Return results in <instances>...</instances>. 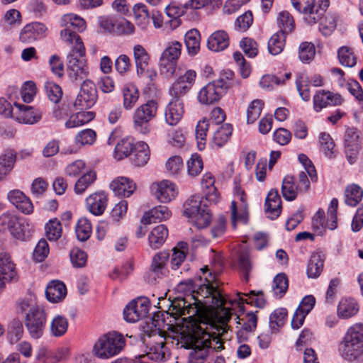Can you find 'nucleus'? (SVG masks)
Returning a JSON list of instances; mask_svg holds the SVG:
<instances>
[{"label": "nucleus", "mask_w": 363, "mask_h": 363, "mask_svg": "<svg viewBox=\"0 0 363 363\" xmlns=\"http://www.w3.org/2000/svg\"><path fill=\"white\" fill-rule=\"evenodd\" d=\"M172 313L182 316L186 322L184 329L179 334L177 345L190 349L189 363H205L213 352L224 349L223 342L216 336L215 331L209 330L213 325L201 320L199 307H195L187 298L178 297L171 304Z\"/></svg>", "instance_id": "nucleus-1"}, {"label": "nucleus", "mask_w": 363, "mask_h": 363, "mask_svg": "<svg viewBox=\"0 0 363 363\" xmlns=\"http://www.w3.org/2000/svg\"><path fill=\"white\" fill-rule=\"evenodd\" d=\"M184 285L186 286L187 291L193 292L189 298L195 307L201 308L199 315L201 320L213 324L209 330L215 331L216 336L221 339L227 332V323L232 315L230 309L224 306L227 301L225 298L209 283L199 285L197 289H195V283L191 279L181 282L179 286L182 288Z\"/></svg>", "instance_id": "nucleus-2"}, {"label": "nucleus", "mask_w": 363, "mask_h": 363, "mask_svg": "<svg viewBox=\"0 0 363 363\" xmlns=\"http://www.w3.org/2000/svg\"><path fill=\"white\" fill-rule=\"evenodd\" d=\"M337 350L340 356L349 363L363 362V324L350 326L339 342Z\"/></svg>", "instance_id": "nucleus-3"}, {"label": "nucleus", "mask_w": 363, "mask_h": 363, "mask_svg": "<svg viewBox=\"0 0 363 363\" xmlns=\"http://www.w3.org/2000/svg\"><path fill=\"white\" fill-rule=\"evenodd\" d=\"M184 215L198 228H207L212 221V213L199 194L191 196L185 201Z\"/></svg>", "instance_id": "nucleus-4"}, {"label": "nucleus", "mask_w": 363, "mask_h": 363, "mask_svg": "<svg viewBox=\"0 0 363 363\" xmlns=\"http://www.w3.org/2000/svg\"><path fill=\"white\" fill-rule=\"evenodd\" d=\"M158 103L155 99H150L134 111L133 116V127L138 133L146 135L150 130V122L157 113Z\"/></svg>", "instance_id": "nucleus-5"}, {"label": "nucleus", "mask_w": 363, "mask_h": 363, "mask_svg": "<svg viewBox=\"0 0 363 363\" xmlns=\"http://www.w3.org/2000/svg\"><path fill=\"white\" fill-rule=\"evenodd\" d=\"M46 320V313L42 307L30 308L25 317V325L31 338L37 340L43 335Z\"/></svg>", "instance_id": "nucleus-6"}, {"label": "nucleus", "mask_w": 363, "mask_h": 363, "mask_svg": "<svg viewBox=\"0 0 363 363\" xmlns=\"http://www.w3.org/2000/svg\"><path fill=\"white\" fill-rule=\"evenodd\" d=\"M228 86L222 79H216L208 83L198 94L199 103L208 105L218 101L226 94Z\"/></svg>", "instance_id": "nucleus-7"}, {"label": "nucleus", "mask_w": 363, "mask_h": 363, "mask_svg": "<svg viewBox=\"0 0 363 363\" xmlns=\"http://www.w3.org/2000/svg\"><path fill=\"white\" fill-rule=\"evenodd\" d=\"M150 302L144 296L138 297L129 302L123 309V318L129 323L138 322L145 318L149 312Z\"/></svg>", "instance_id": "nucleus-8"}, {"label": "nucleus", "mask_w": 363, "mask_h": 363, "mask_svg": "<svg viewBox=\"0 0 363 363\" xmlns=\"http://www.w3.org/2000/svg\"><path fill=\"white\" fill-rule=\"evenodd\" d=\"M97 99L96 86L91 80H84L77 95L74 106L76 110L82 111L91 108Z\"/></svg>", "instance_id": "nucleus-9"}, {"label": "nucleus", "mask_w": 363, "mask_h": 363, "mask_svg": "<svg viewBox=\"0 0 363 363\" xmlns=\"http://www.w3.org/2000/svg\"><path fill=\"white\" fill-rule=\"evenodd\" d=\"M83 57L79 56V52L74 51H69L67 55V72L72 81L82 80L89 74L86 62Z\"/></svg>", "instance_id": "nucleus-10"}, {"label": "nucleus", "mask_w": 363, "mask_h": 363, "mask_svg": "<svg viewBox=\"0 0 363 363\" xmlns=\"http://www.w3.org/2000/svg\"><path fill=\"white\" fill-rule=\"evenodd\" d=\"M169 258V254L167 251L157 252L153 256L148 270L150 282L152 283L167 275L168 270L166 265Z\"/></svg>", "instance_id": "nucleus-11"}, {"label": "nucleus", "mask_w": 363, "mask_h": 363, "mask_svg": "<svg viewBox=\"0 0 363 363\" xmlns=\"http://www.w3.org/2000/svg\"><path fill=\"white\" fill-rule=\"evenodd\" d=\"M48 28L40 22L26 24L21 30L19 39L25 43H30L47 35Z\"/></svg>", "instance_id": "nucleus-12"}, {"label": "nucleus", "mask_w": 363, "mask_h": 363, "mask_svg": "<svg viewBox=\"0 0 363 363\" xmlns=\"http://www.w3.org/2000/svg\"><path fill=\"white\" fill-rule=\"evenodd\" d=\"M151 189L161 203L171 201L177 194L175 184L168 180H163L160 182L152 184Z\"/></svg>", "instance_id": "nucleus-13"}, {"label": "nucleus", "mask_w": 363, "mask_h": 363, "mask_svg": "<svg viewBox=\"0 0 363 363\" xmlns=\"http://www.w3.org/2000/svg\"><path fill=\"white\" fill-rule=\"evenodd\" d=\"M16 277L15 267L9 255L0 249V291L4 288L6 281H12Z\"/></svg>", "instance_id": "nucleus-14"}, {"label": "nucleus", "mask_w": 363, "mask_h": 363, "mask_svg": "<svg viewBox=\"0 0 363 363\" xmlns=\"http://www.w3.org/2000/svg\"><path fill=\"white\" fill-rule=\"evenodd\" d=\"M93 353L100 359H108L113 356V333L108 332L95 343Z\"/></svg>", "instance_id": "nucleus-15"}, {"label": "nucleus", "mask_w": 363, "mask_h": 363, "mask_svg": "<svg viewBox=\"0 0 363 363\" xmlns=\"http://www.w3.org/2000/svg\"><path fill=\"white\" fill-rule=\"evenodd\" d=\"M343 99L340 94L320 90L313 96V108L315 111L319 112L328 106L340 105Z\"/></svg>", "instance_id": "nucleus-16"}, {"label": "nucleus", "mask_w": 363, "mask_h": 363, "mask_svg": "<svg viewBox=\"0 0 363 363\" xmlns=\"http://www.w3.org/2000/svg\"><path fill=\"white\" fill-rule=\"evenodd\" d=\"M329 5V0H319L318 3L315 1L309 8L303 12L304 21L309 25L319 22L324 16Z\"/></svg>", "instance_id": "nucleus-17"}, {"label": "nucleus", "mask_w": 363, "mask_h": 363, "mask_svg": "<svg viewBox=\"0 0 363 363\" xmlns=\"http://www.w3.org/2000/svg\"><path fill=\"white\" fill-rule=\"evenodd\" d=\"M108 204V195L104 191H97L86 199V209L94 216L104 213Z\"/></svg>", "instance_id": "nucleus-18"}, {"label": "nucleus", "mask_w": 363, "mask_h": 363, "mask_svg": "<svg viewBox=\"0 0 363 363\" xmlns=\"http://www.w3.org/2000/svg\"><path fill=\"white\" fill-rule=\"evenodd\" d=\"M184 105L182 99H172L165 108L164 118L167 124L177 125L184 115Z\"/></svg>", "instance_id": "nucleus-19"}, {"label": "nucleus", "mask_w": 363, "mask_h": 363, "mask_svg": "<svg viewBox=\"0 0 363 363\" xmlns=\"http://www.w3.org/2000/svg\"><path fill=\"white\" fill-rule=\"evenodd\" d=\"M61 40L68 44L73 45L70 51L79 52V57H84L86 49L80 36L72 29L64 28L60 31Z\"/></svg>", "instance_id": "nucleus-20"}, {"label": "nucleus", "mask_w": 363, "mask_h": 363, "mask_svg": "<svg viewBox=\"0 0 363 363\" xmlns=\"http://www.w3.org/2000/svg\"><path fill=\"white\" fill-rule=\"evenodd\" d=\"M14 105L20 110L16 118L21 123L35 124L42 118V111L39 109L17 103Z\"/></svg>", "instance_id": "nucleus-21"}, {"label": "nucleus", "mask_w": 363, "mask_h": 363, "mask_svg": "<svg viewBox=\"0 0 363 363\" xmlns=\"http://www.w3.org/2000/svg\"><path fill=\"white\" fill-rule=\"evenodd\" d=\"M229 45V36L223 30L213 33L207 40L208 48L213 52H220L226 49Z\"/></svg>", "instance_id": "nucleus-22"}, {"label": "nucleus", "mask_w": 363, "mask_h": 363, "mask_svg": "<svg viewBox=\"0 0 363 363\" xmlns=\"http://www.w3.org/2000/svg\"><path fill=\"white\" fill-rule=\"evenodd\" d=\"M6 337L11 345L18 342L23 336L24 328L23 323L18 318H13L9 321L6 328Z\"/></svg>", "instance_id": "nucleus-23"}, {"label": "nucleus", "mask_w": 363, "mask_h": 363, "mask_svg": "<svg viewBox=\"0 0 363 363\" xmlns=\"http://www.w3.org/2000/svg\"><path fill=\"white\" fill-rule=\"evenodd\" d=\"M170 216L171 212L167 206H158L145 212L140 222L142 224L149 225L152 223L168 219Z\"/></svg>", "instance_id": "nucleus-24"}, {"label": "nucleus", "mask_w": 363, "mask_h": 363, "mask_svg": "<svg viewBox=\"0 0 363 363\" xmlns=\"http://www.w3.org/2000/svg\"><path fill=\"white\" fill-rule=\"evenodd\" d=\"M45 294L49 301L57 303L65 298L67 288L62 281H52L46 288Z\"/></svg>", "instance_id": "nucleus-25"}, {"label": "nucleus", "mask_w": 363, "mask_h": 363, "mask_svg": "<svg viewBox=\"0 0 363 363\" xmlns=\"http://www.w3.org/2000/svg\"><path fill=\"white\" fill-rule=\"evenodd\" d=\"M215 179L211 173H206L201 180V185L207 201L213 203L218 201V193L214 186Z\"/></svg>", "instance_id": "nucleus-26"}, {"label": "nucleus", "mask_w": 363, "mask_h": 363, "mask_svg": "<svg viewBox=\"0 0 363 363\" xmlns=\"http://www.w3.org/2000/svg\"><path fill=\"white\" fill-rule=\"evenodd\" d=\"M135 189V183L128 177H118L115 179V196L129 197Z\"/></svg>", "instance_id": "nucleus-27"}, {"label": "nucleus", "mask_w": 363, "mask_h": 363, "mask_svg": "<svg viewBox=\"0 0 363 363\" xmlns=\"http://www.w3.org/2000/svg\"><path fill=\"white\" fill-rule=\"evenodd\" d=\"M19 225L18 219L14 214L6 212L0 216V230H9L16 238H21Z\"/></svg>", "instance_id": "nucleus-28"}, {"label": "nucleus", "mask_w": 363, "mask_h": 363, "mask_svg": "<svg viewBox=\"0 0 363 363\" xmlns=\"http://www.w3.org/2000/svg\"><path fill=\"white\" fill-rule=\"evenodd\" d=\"M60 25L63 28H72L77 29L79 32H83L86 28L85 20L81 16L74 13H67L63 15L60 21Z\"/></svg>", "instance_id": "nucleus-29"}, {"label": "nucleus", "mask_w": 363, "mask_h": 363, "mask_svg": "<svg viewBox=\"0 0 363 363\" xmlns=\"http://www.w3.org/2000/svg\"><path fill=\"white\" fill-rule=\"evenodd\" d=\"M96 116L94 111H80L75 114H72L66 121L65 126L67 128H73L85 125L91 121Z\"/></svg>", "instance_id": "nucleus-30"}, {"label": "nucleus", "mask_w": 363, "mask_h": 363, "mask_svg": "<svg viewBox=\"0 0 363 363\" xmlns=\"http://www.w3.org/2000/svg\"><path fill=\"white\" fill-rule=\"evenodd\" d=\"M168 235L167 228L164 225H159L154 228L149 235L150 245L153 249L160 248L165 242Z\"/></svg>", "instance_id": "nucleus-31"}, {"label": "nucleus", "mask_w": 363, "mask_h": 363, "mask_svg": "<svg viewBox=\"0 0 363 363\" xmlns=\"http://www.w3.org/2000/svg\"><path fill=\"white\" fill-rule=\"evenodd\" d=\"M134 60L136 66V74H142L147 68L150 62V55L145 48L136 45L133 48Z\"/></svg>", "instance_id": "nucleus-32"}, {"label": "nucleus", "mask_w": 363, "mask_h": 363, "mask_svg": "<svg viewBox=\"0 0 363 363\" xmlns=\"http://www.w3.org/2000/svg\"><path fill=\"white\" fill-rule=\"evenodd\" d=\"M359 306L353 298L342 299L337 306V314L340 318H349L357 313Z\"/></svg>", "instance_id": "nucleus-33"}, {"label": "nucleus", "mask_w": 363, "mask_h": 363, "mask_svg": "<svg viewBox=\"0 0 363 363\" xmlns=\"http://www.w3.org/2000/svg\"><path fill=\"white\" fill-rule=\"evenodd\" d=\"M133 163L138 167L144 166L150 159L148 145L145 142H138L134 147Z\"/></svg>", "instance_id": "nucleus-34"}, {"label": "nucleus", "mask_w": 363, "mask_h": 363, "mask_svg": "<svg viewBox=\"0 0 363 363\" xmlns=\"http://www.w3.org/2000/svg\"><path fill=\"white\" fill-rule=\"evenodd\" d=\"M200 33L196 29H191L186 32L184 36V42L188 53L190 55H196L200 50Z\"/></svg>", "instance_id": "nucleus-35"}, {"label": "nucleus", "mask_w": 363, "mask_h": 363, "mask_svg": "<svg viewBox=\"0 0 363 363\" xmlns=\"http://www.w3.org/2000/svg\"><path fill=\"white\" fill-rule=\"evenodd\" d=\"M140 92L134 84H128L123 89V107L126 110L132 109L138 101Z\"/></svg>", "instance_id": "nucleus-36"}, {"label": "nucleus", "mask_w": 363, "mask_h": 363, "mask_svg": "<svg viewBox=\"0 0 363 363\" xmlns=\"http://www.w3.org/2000/svg\"><path fill=\"white\" fill-rule=\"evenodd\" d=\"M299 188L295 184V179L292 176H286L282 182L281 194L283 197L287 201H294L296 199Z\"/></svg>", "instance_id": "nucleus-37"}, {"label": "nucleus", "mask_w": 363, "mask_h": 363, "mask_svg": "<svg viewBox=\"0 0 363 363\" xmlns=\"http://www.w3.org/2000/svg\"><path fill=\"white\" fill-rule=\"evenodd\" d=\"M233 127L229 123H225L218 127L213 136V143L218 147H223L227 143L232 135Z\"/></svg>", "instance_id": "nucleus-38"}, {"label": "nucleus", "mask_w": 363, "mask_h": 363, "mask_svg": "<svg viewBox=\"0 0 363 363\" xmlns=\"http://www.w3.org/2000/svg\"><path fill=\"white\" fill-rule=\"evenodd\" d=\"M134 147L132 138L121 139L115 145V160H121L127 157L133 152Z\"/></svg>", "instance_id": "nucleus-39"}, {"label": "nucleus", "mask_w": 363, "mask_h": 363, "mask_svg": "<svg viewBox=\"0 0 363 363\" xmlns=\"http://www.w3.org/2000/svg\"><path fill=\"white\" fill-rule=\"evenodd\" d=\"M287 310L284 308H277L269 316V328L272 333H277L284 326L286 320Z\"/></svg>", "instance_id": "nucleus-40"}, {"label": "nucleus", "mask_w": 363, "mask_h": 363, "mask_svg": "<svg viewBox=\"0 0 363 363\" xmlns=\"http://www.w3.org/2000/svg\"><path fill=\"white\" fill-rule=\"evenodd\" d=\"M323 259L321 255L318 253H314L311 256L308 267L307 275L309 278L318 277L323 269Z\"/></svg>", "instance_id": "nucleus-41"}, {"label": "nucleus", "mask_w": 363, "mask_h": 363, "mask_svg": "<svg viewBox=\"0 0 363 363\" xmlns=\"http://www.w3.org/2000/svg\"><path fill=\"white\" fill-rule=\"evenodd\" d=\"M92 233V225L89 220L86 218H81L77 222L75 225V233L79 241L87 240Z\"/></svg>", "instance_id": "nucleus-42"}, {"label": "nucleus", "mask_w": 363, "mask_h": 363, "mask_svg": "<svg viewBox=\"0 0 363 363\" xmlns=\"http://www.w3.org/2000/svg\"><path fill=\"white\" fill-rule=\"evenodd\" d=\"M231 219L234 228H236L238 221L246 224L248 221L247 204H244L243 206H238L236 201H233L231 203Z\"/></svg>", "instance_id": "nucleus-43"}, {"label": "nucleus", "mask_w": 363, "mask_h": 363, "mask_svg": "<svg viewBox=\"0 0 363 363\" xmlns=\"http://www.w3.org/2000/svg\"><path fill=\"white\" fill-rule=\"evenodd\" d=\"M337 57L342 66L353 67L357 64V57L350 47H340L337 50Z\"/></svg>", "instance_id": "nucleus-44"}, {"label": "nucleus", "mask_w": 363, "mask_h": 363, "mask_svg": "<svg viewBox=\"0 0 363 363\" xmlns=\"http://www.w3.org/2000/svg\"><path fill=\"white\" fill-rule=\"evenodd\" d=\"M96 179V174L94 171H89L82 174L74 184V193L78 195L82 194L94 182Z\"/></svg>", "instance_id": "nucleus-45"}, {"label": "nucleus", "mask_w": 363, "mask_h": 363, "mask_svg": "<svg viewBox=\"0 0 363 363\" xmlns=\"http://www.w3.org/2000/svg\"><path fill=\"white\" fill-rule=\"evenodd\" d=\"M286 35L283 32H277L270 38L268 50L272 55H277L282 52L285 46Z\"/></svg>", "instance_id": "nucleus-46"}, {"label": "nucleus", "mask_w": 363, "mask_h": 363, "mask_svg": "<svg viewBox=\"0 0 363 363\" xmlns=\"http://www.w3.org/2000/svg\"><path fill=\"white\" fill-rule=\"evenodd\" d=\"M345 196L346 204L355 206L361 201L363 196V191L359 186L352 184L345 189Z\"/></svg>", "instance_id": "nucleus-47"}, {"label": "nucleus", "mask_w": 363, "mask_h": 363, "mask_svg": "<svg viewBox=\"0 0 363 363\" xmlns=\"http://www.w3.org/2000/svg\"><path fill=\"white\" fill-rule=\"evenodd\" d=\"M289 287V280L284 273L278 274L273 280L272 291L274 296L279 298H282Z\"/></svg>", "instance_id": "nucleus-48"}, {"label": "nucleus", "mask_w": 363, "mask_h": 363, "mask_svg": "<svg viewBox=\"0 0 363 363\" xmlns=\"http://www.w3.org/2000/svg\"><path fill=\"white\" fill-rule=\"evenodd\" d=\"M45 235L50 241H57L62 234V225L57 218L50 220L45 226Z\"/></svg>", "instance_id": "nucleus-49"}, {"label": "nucleus", "mask_w": 363, "mask_h": 363, "mask_svg": "<svg viewBox=\"0 0 363 363\" xmlns=\"http://www.w3.org/2000/svg\"><path fill=\"white\" fill-rule=\"evenodd\" d=\"M68 328L67 319L61 315H57L50 323V333L55 337H61L65 334Z\"/></svg>", "instance_id": "nucleus-50"}, {"label": "nucleus", "mask_w": 363, "mask_h": 363, "mask_svg": "<svg viewBox=\"0 0 363 363\" xmlns=\"http://www.w3.org/2000/svg\"><path fill=\"white\" fill-rule=\"evenodd\" d=\"M277 24L280 30L285 34L290 33L294 29V20L293 16L286 11H281L277 17Z\"/></svg>", "instance_id": "nucleus-51"}, {"label": "nucleus", "mask_w": 363, "mask_h": 363, "mask_svg": "<svg viewBox=\"0 0 363 363\" xmlns=\"http://www.w3.org/2000/svg\"><path fill=\"white\" fill-rule=\"evenodd\" d=\"M182 45L180 42L174 40L168 43L162 52L161 57L177 62L181 55Z\"/></svg>", "instance_id": "nucleus-52"}, {"label": "nucleus", "mask_w": 363, "mask_h": 363, "mask_svg": "<svg viewBox=\"0 0 363 363\" xmlns=\"http://www.w3.org/2000/svg\"><path fill=\"white\" fill-rule=\"evenodd\" d=\"M238 262L239 269L243 274L244 281L247 282L249 280V273L252 269L249 252L247 250L241 251L238 255Z\"/></svg>", "instance_id": "nucleus-53"}, {"label": "nucleus", "mask_w": 363, "mask_h": 363, "mask_svg": "<svg viewBox=\"0 0 363 363\" xmlns=\"http://www.w3.org/2000/svg\"><path fill=\"white\" fill-rule=\"evenodd\" d=\"M211 127H212V125L210 122L206 119H203L198 122L196 126V139L199 149L204 147L206 140L207 131Z\"/></svg>", "instance_id": "nucleus-54"}, {"label": "nucleus", "mask_w": 363, "mask_h": 363, "mask_svg": "<svg viewBox=\"0 0 363 363\" xmlns=\"http://www.w3.org/2000/svg\"><path fill=\"white\" fill-rule=\"evenodd\" d=\"M166 347L164 341L157 342L150 347L147 356L152 360L162 362L165 360Z\"/></svg>", "instance_id": "nucleus-55"}, {"label": "nucleus", "mask_w": 363, "mask_h": 363, "mask_svg": "<svg viewBox=\"0 0 363 363\" xmlns=\"http://www.w3.org/2000/svg\"><path fill=\"white\" fill-rule=\"evenodd\" d=\"M264 103L262 100L255 99L249 105L247 110V121L253 123L260 116Z\"/></svg>", "instance_id": "nucleus-56"}, {"label": "nucleus", "mask_w": 363, "mask_h": 363, "mask_svg": "<svg viewBox=\"0 0 363 363\" xmlns=\"http://www.w3.org/2000/svg\"><path fill=\"white\" fill-rule=\"evenodd\" d=\"M308 82V77L304 73H301L297 75L296 79L297 90L300 96L306 101L310 99Z\"/></svg>", "instance_id": "nucleus-57"}, {"label": "nucleus", "mask_w": 363, "mask_h": 363, "mask_svg": "<svg viewBox=\"0 0 363 363\" xmlns=\"http://www.w3.org/2000/svg\"><path fill=\"white\" fill-rule=\"evenodd\" d=\"M165 167L169 174L172 176L177 175L183 169V160L179 155L172 156L167 160Z\"/></svg>", "instance_id": "nucleus-58"}, {"label": "nucleus", "mask_w": 363, "mask_h": 363, "mask_svg": "<svg viewBox=\"0 0 363 363\" xmlns=\"http://www.w3.org/2000/svg\"><path fill=\"white\" fill-rule=\"evenodd\" d=\"M315 53V48L313 43L303 42L301 43L298 50L299 59L305 63L311 61Z\"/></svg>", "instance_id": "nucleus-59"}, {"label": "nucleus", "mask_w": 363, "mask_h": 363, "mask_svg": "<svg viewBox=\"0 0 363 363\" xmlns=\"http://www.w3.org/2000/svg\"><path fill=\"white\" fill-rule=\"evenodd\" d=\"M203 167V161L197 154L192 155L191 157L187 161V171L191 177H196L199 174Z\"/></svg>", "instance_id": "nucleus-60"}, {"label": "nucleus", "mask_w": 363, "mask_h": 363, "mask_svg": "<svg viewBox=\"0 0 363 363\" xmlns=\"http://www.w3.org/2000/svg\"><path fill=\"white\" fill-rule=\"evenodd\" d=\"M45 89L48 99L52 102L57 104L60 101L62 96V91L58 84L52 82H48L45 83Z\"/></svg>", "instance_id": "nucleus-61"}, {"label": "nucleus", "mask_w": 363, "mask_h": 363, "mask_svg": "<svg viewBox=\"0 0 363 363\" xmlns=\"http://www.w3.org/2000/svg\"><path fill=\"white\" fill-rule=\"evenodd\" d=\"M70 260L74 267H84L86 263L87 255L85 252L79 249L74 248L69 253Z\"/></svg>", "instance_id": "nucleus-62"}, {"label": "nucleus", "mask_w": 363, "mask_h": 363, "mask_svg": "<svg viewBox=\"0 0 363 363\" xmlns=\"http://www.w3.org/2000/svg\"><path fill=\"white\" fill-rule=\"evenodd\" d=\"M86 168L85 162L82 160H75L65 168V174L69 177L76 178L81 175Z\"/></svg>", "instance_id": "nucleus-63"}, {"label": "nucleus", "mask_w": 363, "mask_h": 363, "mask_svg": "<svg viewBox=\"0 0 363 363\" xmlns=\"http://www.w3.org/2000/svg\"><path fill=\"white\" fill-rule=\"evenodd\" d=\"M96 138V133L92 129H85L79 133L75 137L77 143L84 145H92Z\"/></svg>", "instance_id": "nucleus-64"}]
</instances>
